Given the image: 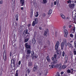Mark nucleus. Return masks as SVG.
Returning <instances> with one entry per match:
<instances>
[{"label":"nucleus","instance_id":"nucleus-1","mask_svg":"<svg viewBox=\"0 0 76 76\" xmlns=\"http://www.w3.org/2000/svg\"><path fill=\"white\" fill-rule=\"evenodd\" d=\"M15 0H12V12H14V11H15Z\"/></svg>","mask_w":76,"mask_h":76},{"label":"nucleus","instance_id":"nucleus-2","mask_svg":"<svg viewBox=\"0 0 76 76\" xmlns=\"http://www.w3.org/2000/svg\"><path fill=\"white\" fill-rule=\"evenodd\" d=\"M59 44L60 43L59 42V41H57L55 46V49L56 50H58V48L59 47Z\"/></svg>","mask_w":76,"mask_h":76},{"label":"nucleus","instance_id":"nucleus-3","mask_svg":"<svg viewBox=\"0 0 76 76\" xmlns=\"http://www.w3.org/2000/svg\"><path fill=\"white\" fill-rule=\"evenodd\" d=\"M25 45L26 48H27L28 49H30V50H31V45H28V43H25Z\"/></svg>","mask_w":76,"mask_h":76},{"label":"nucleus","instance_id":"nucleus-4","mask_svg":"<svg viewBox=\"0 0 76 76\" xmlns=\"http://www.w3.org/2000/svg\"><path fill=\"white\" fill-rule=\"evenodd\" d=\"M37 67H38V66L36 64H35L34 66L33 70V72H36V71L37 70Z\"/></svg>","mask_w":76,"mask_h":76},{"label":"nucleus","instance_id":"nucleus-5","mask_svg":"<svg viewBox=\"0 0 76 76\" xmlns=\"http://www.w3.org/2000/svg\"><path fill=\"white\" fill-rule=\"evenodd\" d=\"M54 62H51L50 65H49V67H50V69H53V67H54Z\"/></svg>","mask_w":76,"mask_h":76},{"label":"nucleus","instance_id":"nucleus-6","mask_svg":"<svg viewBox=\"0 0 76 76\" xmlns=\"http://www.w3.org/2000/svg\"><path fill=\"white\" fill-rule=\"evenodd\" d=\"M75 4H70L69 5V7L71 9H72V8H73L75 7Z\"/></svg>","mask_w":76,"mask_h":76},{"label":"nucleus","instance_id":"nucleus-7","mask_svg":"<svg viewBox=\"0 0 76 76\" xmlns=\"http://www.w3.org/2000/svg\"><path fill=\"white\" fill-rule=\"evenodd\" d=\"M56 66L57 68H58L59 70H61V65H58L57 64L56 65Z\"/></svg>","mask_w":76,"mask_h":76},{"label":"nucleus","instance_id":"nucleus-8","mask_svg":"<svg viewBox=\"0 0 76 76\" xmlns=\"http://www.w3.org/2000/svg\"><path fill=\"white\" fill-rule=\"evenodd\" d=\"M15 65V60L13 59H12L11 61V65Z\"/></svg>","mask_w":76,"mask_h":76},{"label":"nucleus","instance_id":"nucleus-9","mask_svg":"<svg viewBox=\"0 0 76 76\" xmlns=\"http://www.w3.org/2000/svg\"><path fill=\"white\" fill-rule=\"evenodd\" d=\"M48 29H47L46 31H45V32L44 33V35L46 37H47V34L48 33Z\"/></svg>","mask_w":76,"mask_h":76},{"label":"nucleus","instance_id":"nucleus-10","mask_svg":"<svg viewBox=\"0 0 76 76\" xmlns=\"http://www.w3.org/2000/svg\"><path fill=\"white\" fill-rule=\"evenodd\" d=\"M35 56V53L33 51H32L31 52V56L32 57H34Z\"/></svg>","mask_w":76,"mask_h":76},{"label":"nucleus","instance_id":"nucleus-11","mask_svg":"<svg viewBox=\"0 0 76 76\" xmlns=\"http://www.w3.org/2000/svg\"><path fill=\"white\" fill-rule=\"evenodd\" d=\"M67 45H68V47H69V48H73V46H72V45L70 44L69 43H67Z\"/></svg>","mask_w":76,"mask_h":76},{"label":"nucleus","instance_id":"nucleus-12","mask_svg":"<svg viewBox=\"0 0 76 76\" xmlns=\"http://www.w3.org/2000/svg\"><path fill=\"white\" fill-rule=\"evenodd\" d=\"M31 53V51L30 49H27L26 52L27 54H30Z\"/></svg>","mask_w":76,"mask_h":76},{"label":"nucleus","instance_id":"nucleus-13","mask_svg":"<svg viewBox=\"0 0 76 76\" xmlns=\"http://www.w3.org/2000/svg\"><path fill=\"white\" fill-rule=\"evenodd\" d=\"M18 31L20 32H22V27H20L19 28Z\"/></svg>","mask_w":76,"mask_h":76},{"label":"nucleus","instance_id":"nucleus-14","mask_svg":"<svg viewBox=\"0 0 76 76\" xmlns=\"http://www.w3.org/2000/svg\"><path fill=\"white\" fill-rule=\"evenodd\" d=\"M64 42H62L61 45V49L62 50H63V48L64 47Z\"/></svg>","mask_w":76,"mask_h":76},{"label":"nucleus","instance_id":"nucleus-15","mask_svg":"<svg viewBox=\"0 0 76 76\" xmlns=\"http://www.w3.org/2000/svg\"><path fill=\"white\" fill-rule=\"evenodd\" d=\"M46 59L48 61V62H50V57H49V56H47L46 57Z\"/></svg>","mask_w":76,"mask_h":76},{"label":"nucleus","instance_id":"nucleus-16","mask_svg":"<svg viewBox=\"0 0 76 76\" xmlns=\"http://www.w3.org/2000/svg\"><path fill=\"white\" fill-rule=\"evenodd\" d=\"M20 3H21V6H22L24 4V0H20Z\"/></svg>","mask_w":76,"mask_h":76},{"label":"nucleus","instance_id":"nucleus-17","mask_svg":"<svg viewBox=\"0 0 76 76\" xmlns=\"http://www.w3.org/2000/svg\"><path fill=\"white\" fill-rule=\"evenodd\" d=\"M11 67L13 70H15V65H11Z\"/></svg>","mask_w":76,"mask_h":76},{"label":"nucleus","instance_id":"nucleus-18","mask_svg":"<svg viewBox=\"0 0 76 76\" xmlns=\"http://www.w3.org/2000/svg\"><path fill=\"white\" fill-rule=\"evenodd\" d=\"M32 42L33 44H35L36 43V40L34 38L32 39Z\"/></svg>","mask_w":76,"mask_h":76},{"label":"nucleus","instance_id":"nucleus-19","mask_svg":"<svg viewBox=\"0 0 76 76\" xmlns=\"http://www.w3.org/2000/svg\"><path fill=\"white\" fill-rule=\"evenodd\" d=\"M52 12H53V11L52 10H50L48 12V15H50V14H51L52 13Z\"/></svg>","mask_w":76,"mask_h":76},{"label":"nucleus","instance_id":"nucleus-20","mask_svg":"<svg viewBox=\"0 0 76 76\" xmlns=\"http://www.w3.org/2000/svg\"><path fill=\"white\" fill-rule=\"evenodd\" d=\"M18 17H19V15L18 14H16L15 15V18L17 21L18 20Z\"/></svg>","mask_w":76,"mask_h":76},{"label":"nucleus","instance_id":"nucleus-21","mask_svg":"<svg viewBox=\"0 0 76 76\" xmlns=\"http://www.w3.org/2000/svg\"><path fill=\"white\" fill-rule=\"evenodd\" d=\"M60 15L61 16L62 18H63V19H65V16H64V15H63V14H60Z\"/></svg>","mask_w":76,"mask_h":76},{"label":"nucleus","instance_id":"nucleus-22","mask_svg":"<svg viewBox=\"0 0 76 76\" xmlns=\"http://www.w3.org/2000/svg\"><path fill=\"white\" fill-rule=\"evenodd\" d=\"M35 24H37V23L35 22V21H34L33 22L32 25V26H34L35 25Z\"/></svg>","mask_w":76,"mask_h":76},{"label":"nucleus","instance_id":"nucleus-23","mask_svg":"<svg viewBox=\"0 0 76 76\" xmlns=\"http://www.w3.org/2000/svg\"><path fill=\"white\" fill-rule=\"evenodd\" d=\"M73 51L74 53V55H76V50L75 48H74L73 50Z\"/></svg>","mask_w":76,"mask_h":76},{"label":"nucleus","instance_id":"nucleus-24","mask_svg":"<svg viewBox=\"0 0 76 76\" xmlns=\"http://www.w3.org/2000/svg\"><path fill=\"white\" fill-rule=\"evenodd\" d=\"M66 67H67V66H66V65H64L62 66V69H66Z\"/></svg>","mask_w":76,"mask_h":76},{"label":"nucleus","instance_id":"nucleus-25","mask_svg":"<svg viewBox=\"0 0 76 76\" xmlns=\"http://www.w3.org/2000/svg\"><path fill=\"white\" fill-rule=\"evenodd\" d=\"M28 65L29 66H32V63L31 62H29L28 64Z\"/></svg>","mask_w":76,"mask_h":76},{"label":"nucleus","instance_id":"nucleus-26","mask_svg":"<svg viewBox=\"0 0 76 76\" xmlns=\"http://www.w3.org/2000/svg\"><path fill=\"white\" fill-rule=\"evenodd\" d=\"M48 71L47 70L44 71L45 75V76H47L48 73Z\"/></svg>","mask_w":76,"mask_h":76},{"label":"nucleus","instance_id":"nucleus-27","mask_svg":"<svg viewBox=\"0 0 76 76\" xmlns=\"http://www.w3.org/2000/svg\"><path fill=\"white\" fill-rule=\"evenodd\" d=\"M63 41L64 44H67V40H66V39H64Z\"/></svg>","mask_w":76,"mask_h":76},{"label":"nucleus","instance_id":"nucleus-28","mask_svg":"<svg viewBox=\"0 0 76 76\" xmlns=\"http://www.w3.org/2000/svg\"><path fill=\"white\" fill-rule=\"evenodd\" d=\"M53 63L54 64V63H57V59H55Z\"/></svg>","mask_w":76,"mask_h":76},{"label":"nucleus","instance_id":"nucleus-29","mask_svg":"<svg viewBox=\"0 0 76 76\" xmlns=\"http://www.w3.org/2000/svg\"><path fill=\"white\" fill-rule=\"evenodd\" d=\"M15 76H18V70L16 71Z\"/></svg>","mask_w":76,"mask_h":76},{"label":"nucleus","instance_id":"nucleus-30","mask_svg":"<svg viewBox=\"0 0 76 76\" xmlns=\"http://www.w3.org/2000/svg\"><path fill=\"white\" fill-rule=\"evenodd\" d=\"M67 57L66 58L64 62V64H66L67 63Z\"/></svg>","mask_w":76,"mask_h":76},{"label":"nucleus","instance_id":"nucleus-31","mask_svg":"<svg viewBox=\"0 0 76 76\" xmlns=\"http://www.w3.org/2000/svg\"><path fill=\"white\" fill-rule=\"evenodd\" d=\"M34 20L36 24H37L38 23V19L37 18H35L34 19Z\"/></svg>","mask_w":76,"mask_h":76},{"label":"nucleus","instance_id":"nucleus-32","mask_svg":"<svg viewBox=\"0 0 76 76\" xmlns=\"http://www.w3.org/2000/svg\"><path fill=\"white\" fill-rule=\"evenodd\" d=\"M4 59L5 61H6V59H7V57L6 55H5V56H4Z\"/></svg>","mask_w":76,"mask_h":76},{"label":"nucleus","instance_id":"nucleus-33","mask_svg":"<svg viewBox=\"0 0 76 76\" xmlns=\"http://www.w3.org/2000/svg\"><path fill=\"white\" fill-rule=\"evenodd\" d=\"M64 32L65 34H68V31L66 30H64Z\"/></svg>","mask_w":76,"mask_h":76},{"label":"nucleus","instance_id":"nucleus-34","mask_svg":"<svg viewBox=\"0 0 76 76\" xmlns=\"http://www.w3.org/2000/svg\"><path fill=\"white\" fill-rule=\"evenodd\" d=\"M14 25L15 26V27H16V26H17V25H18V23H16V22H15V23Z\"/></svg>","mask_w":76,"mask_h":76},{"label":"nucleus","instance_id":"nucleus-35","mask_svg":"<svg viewBox=\"0 0 76 76\" xmlns=\"http://www.w3.org/2000/svg\"><path fill=\"white\" fill-rule=\"evenodd\" d=\"M29 57H30V54H27L26 55V57L27 58H28Z\"/></svg>","mask_w":76,"mask_h":76},{"label":"nucleus","instance_id":"nucleus-36","mask_svg":"<svg viewBox=\"0 0 76 76\" xmlns=\"http://www.w3.org/2000/svg\"><path fill=\"white\" fill-rule=\"evenodd\" d=\"M54 58L55 59H56L57 58V55L56 54H55L54 55Z\"/></svg>","mask_w":76,"mask_h":76},{"label":"nucleus","instance_id":"nucleus-37","mask_svg":"<svg viewBox=\"0 0 76 76\" xmlns=\"http://www.w3.org/2000/svg\"><path fill=\"white\" fill-rule=\"evenodd\" d=\"M28 40H29V39L28 38H27L25 40V42H26L27 41H28Z\"/></svg>","mask_w":76,"mask_h":76},{"label":"nucleus","instance_id":"nucleus-38","mask_svg":"<svg viewBox=\"0 0 76 76\" xmlns=\"http://www.w3.org/2000/svg\"><path fill=\"white\" fill-rule=\"evenodd\" d=\"M28 30L27 29L26 30V31L25 32L26 34H28L29 33H28Z\"/></svg>","mask_w":76,"mask_h":76},{"label":"nucleus","instance_id":"nucleus-39","mask_svg":"<svg viewBox=\"0 0 76 76\" xmlns=\"http://www.w3.org/2000/svg\"><path fill=\"white\" fill-rule=\"evenodd\" d=\"M68 3H72V1L70 0H69L67 1Z\"/></svg>","mask_w":76,"mask_h":76},{"label":"nucleus","instance_id":"nucleus-40","mask_svg":"<svg viewBox=\"0 0 76 76\" xmlns=\"http://www.w3.org/2000/svg\"><path fill=\"white\" fill-rule=\"evenodd\" d=\"M64 55H65V53H64V51H63L62 52V56L63 57H64Z\"/></svg>","mask_w":76,"mask_h":76},{"label":"nucleus","instance_id":"nucleus-41","mask_svg":"<svg viewBox=\"0 0 76 76\" xmlns=\"http://www.w3.org/2000/svg\"><path fill=\"white\" fill-rule=\"evenodd\" d=\"M56 76H60V73H59V72H57V73Z\"/></svg>","mask_w":76,"mask_h":76},{"label":"nucleus","instance_id":"nucleus-42","mask_svg":"<svg viewBox=\"0 0 76 76\" xmlns=\"http://www.w3.org/2000/svg\"><path fill=\"white\" fill-rule=\"evenodd\" d=\"M31 26V24H27V26L28 27V28H29V26Z\"/></svg>","mask_w":76,"mask_h":76},{"label":"nucleus","instance_id":"nucleus-43","mask_svg":"<svg viewBox=\"0 0 76 76\" xmlns=\"http://www.w3.org/2000/svg\"><path fill=\"white\" fill-rule=\"evenodd\" d=\"M67 35H68V34H64V36L65 37V38H67Z\"/></svg>","mask_w":76,"mask_h":76},{"label":"nucleus","instance_id":"nucleus-44","mask_svg":"<svg viewBox=\"0 0 76 76\" xmlns=\"http://www.w3.org/2000/svg\"><path fill=\"white\" fill-rule=\"evenodd\" d=\"M43 3H47V0H43Z\"/></svg>","mask_w":76,"mask_h":76},{"label":"nucleus","instance_id":"nucleus-45","mask_svg":"<svg viewBox=\"0 0 76 76\" xmlns=\"http://www.w3.org/2000/svg\"><path fill=\"white\" fill-rule=\"evenodd\" d=\"M70 36L71 38H73V35L72 34H70Z\"/></svg>","mask_w":76,"mask_h":76},{"label":"nucleus","instance_id":"nucleus-46","mask_svg":"<svg viewBox=\"0 0 76 76\" xmlns=\"http://www.w3.org/2000/svg\"><path fill=\"white\" fill-rule=\"evenodd\" d=\"M67 73H70V70L68 69L67 71Z\"/></svg>","mask_w":76,"mask_h":76},{"label":"nucleus","instance_id":"nucleus-47","mask_svg":"<svg viewBox=\"0 0 76 76\" xmlns=\"http://www.w3.org/2000/svg\"><path fill=\"white\" fill-rule=\"evenodd\" d=\"M42 16H43V17H45V16H46V14H45V13H43L42 14Z\"/></svg>","mask_w":76,"mask_h":76},{"label":"nucleus","instance_id":"nucleus-48","mask_svg":"<svg viewBox=\"0 0 76 76\" xmlns=\"http://www.w3.org/2000/svg\"><path fill=\"white\" fill-rule=\"evenodd\" d=\"M38 13H37L35 15V17H38Z\"/></svg>","mask_w":76,"mask_h":76},{"label":"nucleus","instance_id":"nucleus-49","mask_svg":"<svg viewBox=\"0 0 76 76\" xmlns=\"http://www.w3.org/2000/svg\"><path fill=\"white\" fill-rule=\"evenodd\" d=\"M73 32H75V27H74V28L72 30Z\"/></svg>","mask_w":76,"mask_h":76},{"label":"nucleus","instance_id":"nucleus-50","mask_svg":"<svg viewBox=\"0 0 76 76\" xmlns=\"http://www.w3.org/2000/svg\"><path fill=\"white\" fill-rule=\"evenodd\" d=\"M32 58H37V57L36 56H34V57H32Z\"/></svg>","mask_w":76,"mask_h":76},{"label":"nucleus","instance_id":"nucleus-51","mask_svg":"<svg viewBox=\"0 0 76 76\" xmlns=\"http://www.w3.org/2000/svg\"><path fill=\"white\" fill-rule=\"evenodd\" d=\"M60 58V56H58V57L56 58V59H59Z\"/></svg>","mask_w":76,"mask_h":76},{"label":"nucleus","instance_id":"nucleus-52","mask_svg":"<svg viewBox=\"0 0 76 76\" xmlns=\"http://www.w3.org/2000/svg\"><path fill=\"white\" fill-rule=\"evenodd\" d=\"M52 60L53 61H54L55 59H54V57H52Z\"/></svg>","mask_w":76,"mask_h":76},{"label":"nucleus","instance_id":"nucleus-53","mask_svg":"<svg viewBox=\"0 0 76 76\" xmlns=\"http://www.w3.org/2000/svg\"><path fill=\"white\" fill-rule=\"evenodd\" d=\"M27 72L28 73H30V70H29V69H28L27 70Z\"/></svg>","mask_w":76,"mask_h":76},{"label":"nucleus","instance_id":"nucleus-54","mask_svg":"<svg viewBox=\"0 0 76 76\" xmlns=\"http://www.w3.org/2000/svg\"><path fill=\"white\" fill-rule=\"evenodd\" d=\"M47 44H48V45H49V44H50V41L48 40V41H47Z\"/></svg>","mask_w":76,"mask_h":76},{"label":"nucleus","instance_id":"nucleus-55","mask_svg":"<svg viewBox=\"0 0 76 76\" xmlns=\"http://www.w3.org/2000/svg\"><path fill=\"white\" fill-rule=\"evenodd\" d=\"M20 63H21L20 61H19L18 62V64H19V65H20Z\"/></svg>","mask_w":76,"mask_h":76},{"label":"nucleus","instance_id":"nucleus-56","mask_svg":"<svg viewBox=\"0 0 76 76\" xmlns=\"http://www.w3.org/2000/svg\"><path fill=\"white\" fill-rule=\"evenodd\" d=\"M74 1H72V3H73L74 2L75 3H76V0H73Z\"/></svg>","mask_w":76,"mask_h":76},{"label":"nucleus","instance_id":"nucleus-57","mask_svg":"<svg viewBox=\"0 0 76 76\" xmlns=\"http://www.w3.org/2000/svg\"><path fill=\"white\" fill-rule=\"evenodd\" d=\"M74 23H76V19H75V18L74 19Z\"/></svg>","mask_w":76,"mask_h":76},{"label":"nucleus","instance_id":"nucleus-58","mask_svg":"<svg viewBox=\"0 0 76 76\" xmlns=\"http://www.w3.org/2000/svg\"><path fill=\"white\" fill-rule=\"evenodd\" d=\"M3 3V1H0V4H2Z\"/></svg>","mask_w":76,"mask_h":76},{"label":"nucleus","instance_id":"nucleus-59","mask_svg":"<svg viewBox=\"0 0 76 76\" xmlns=\"http://www.w3.org/2000/svg\"><path fill=\"white\" fill-rule=\"evenodd\" d=\"M64 73V72H61V75H63Z\"/></svg>","mask_w":76,"mask_h":76},{"label":"nucleus","instance_id":"nucleus-60","mask_svg":"<svg viewBox=\"0 0 76 76\" xmlns=\"http://www.w3.org/2000/svg\"><path fill=\"white\" fill-rule=\"evenodd\" d=\"M10 57H11V56H12V52H10Z\"/></svg>","mask_w":76,"mask_h":76},{"label":"nucleus","instance_id":"nucleus-61","mask_svg":"<svg viewBox=\"0 0 76 76\" xmlns=\"http://www.w3.org/2000/svg\"><path fill=\"white\" fill-rule=\"evenodd\" d=\"M51 6L52 7H53V3H51Z\"/></svg>","mask_w":76,"mask_h":76},{"label":"nucleus","instance_id":"nucleus-62","mask_svg":"<svg viewBox=\"0 0 76 76\" xmlns=\"http://www.w3.org/2000/svg\"><path fill=\"white\" fill-rule=\"evenodd\" d=\"M27 35L26 37H29V33H28V34H27Z\"/></svg>","mask_w":76,"mask_h":76},{"label":"nucleus","instance_id":"nucleus-63","mask_svg":"<svg viewBox=\"0 0 76 76\" xmlns=\"http://www.w3.org/2000/svg\"><path fill=\"white\" fill-rule=\"evenodd\" d=\"M54 5H56V1H55L54 2Z\"/></svg>","mask_w":76,"mask_h":76},{"label":"nucleus","instance_id":"nucleus-64","mask_svg":"<svg viewBox=\"0 0 76 76\" xmlns=\"http://www.w3.org/2000/svg\"><path fill=\"white\" fill-rule=\"evenodd\" d=\"M75 39H76V34H75Z\"/></svg>","mask_w":76,"mask_h":76}]
</instances>
